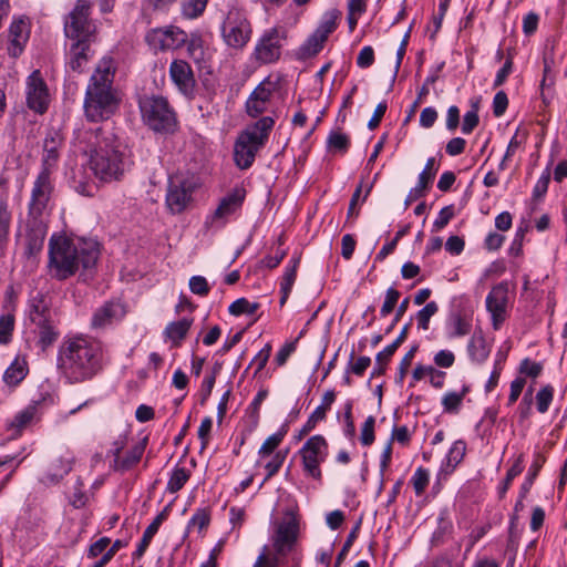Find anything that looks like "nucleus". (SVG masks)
I'll list each match as a JSON object with an SVG mask.
<instances>
[{
	"instance_id": "nucleus-50",
	"label": "nucleus",
	"mask_w": 567,
	"mask_h": 567,
	"mask_svg": "<svg viewBox=\"0 0 567 567\" xmlns=\"http://www.w3.org/2000/svg\"><path fill=\"white\" fill-rule=\"evenodd\" d=\"M400 296H401L400 291L393 287H391L386 290L385 299H384V302L380 310L382 317H386L394 310Z\"/></svg>"
},
{
	"instance_id": "nucleus-33",
	"label": "nucleus",
	"mask_w": 567,
	"mask_h": 567,
	"mask_svg": "<svg viewBox=\"0 0 567 567\" xmlns=\"http://www.w3.org/2000/svg\"><path fill=\"white\" fill-rule=\"evenodd\" d=\"M38 404V401H33L22 411L17 413L12 421L9 423V426L14 429L17 432H20L22 429H24L33 420L37 413Z\"/></svg>"
},
{
	"instance_id": "nucleus-2",
	"label": "nucleus",
	"mask_w": 567,
	"mask_h": 567,
	"mask_svg": "<svg viewBox=\"0 0 567 567\" xmlns=\"http://www.w3.org/2000/svg\"><path fill=\"white\" fill-rule=\"evenodd\" d=\"M115 66L112 59H103L92 74L85 92L84 114L90 122H102L120 107L121 96L113 86Z\"/></svg>"
},
{
	"instance_id": "nucleus-32",
	"label": "nucleus",
	"mask_w": 567,
	"mask_h": 567,
	"mask_svg": "<svg viewBox=\"0 0 567 567\" xmlns=\"http://www.w3.org/2000/svg\"><path fill=\"white\" fill-rule=\"evenodd\" d=\"M89 50V42H75L70 49L71 60L70 68L75 72H82L83 66L87 62L86 51Z\"/></svg>"
},
{
	"instance_id": "nucleus-43",
	"label": "nucleus",
	"mask_w": 567,
	"mask_h": 567,
	"mask_svg": "<svg viewBox=\"0 0 567 567\" xmlns=\"http://www.w3.org/2000/svg\"><path fill=\"white\" fill-rule=\"evenodd\" d=\"M14 329V316L6 313L0 317V343L7 344L10 342Z\"/></svg>"
},
{
	"instance_id": "nucleus-64",
	"label": "nucleus",
	"mask_w": 567,
	"mask_h": 567,
	"mask_svg": "<svg viewBox=\"0 0 567 567\" xmlns=\"http://www.w3.org/2000/svg\"><path fill=\"white\" fill-rule=\"evenodd\" d=\"M373 62H374V51H373L372 47L367 45V47L362 48L357 58V64L362 69H367V68L371 66L373 64Z\"/></svg>"
},
{
	"instance_id": "nucleus-52",
	"label": "nucleus",
	"mask_w": 567,
	"mask_h": 567,
	"mask_svg": "<svg viewBox=\"0 0 567 567\" xmlns=\"http://www.w3.org/2000/svg\"><path fill=\"white\" fill-rule=\"evenodd\" d=\"M466 451V444L464 441H456L447 454V462L452 466H456L464 457Z\"/></svg>"
},
{
	"instance_id": "nucleus-7",
	"label": "nucleus",
	"mask_w": 567,
	"mask_h": 567,
	"mask_svg": "<svg viewBox=\"0 0 567 567\" xmlns=\"http://www.w3.org/2000/svg\"><path fill=\"white\" fill-rule=\"evenodd\" d=\"M140 110L145 124L154 132L174 133L177 118L168 101L163 96L151 95L140 100Z\"/></svg>"
},
{
	"instance_id": "nucleus-48",
	"label": "nucleus",
	"mask_w": 567,
	"mask_h": 567,
	"mask_svg": "<svg viewBox=\"0 0 567 567\" xmlns=\"http://www.w3.org/2000/svg\"><path fill=\"white\" fill-rule=\"evenodd\" d=\"M523 455L520 454L514 464L511 466V468L506 473V477L504 480V483L502 487L499 488V495L503 497L505 493L507 492L512 481L519 475L523 472Z\"/></svg>"
},
{
	"instance_id": "nucleus-6",
	"label": "nucleus",
	"mask_w": 567,
	"mask_h": 567,
	"mask_svg": "<svg viewBox=\"0 0 567 567\" xmlns=\"http://www.w3.org/2000/svg\"><path fill=\"white\" fill-rule=\"evenodd\" d=\"M274 124L271 117L265 116L240 133L234 147V159L240 169H247L252 165L257 152L267 142Z\"/></svg>"
},
{
	"instance_id": "nucleus-60",
	"label": "nucleus",
	"mask_w": 567,
	"mask_h": 567,
	"mask_svg": "<svg viewBox=\"0 0 567 567\" xmlns=\"http://www.w3.org/2000/svg\"><path fill=\"white\" fill-rule=\"evenodd\" d=\"M126 546V543L120 539H116L112 546L103 554V556L97 560L93 567H104L114 556L115 554L122 548Z\"/></svg>"
},
{
	"instance_id": "nucleus-40",
	"label": "nucleus",
	"mask_w": 567,
	"mask_h": 567,
	"mask_svg": "<svg viewBox=\"0 0 567 567\" xmlns=\"http://www.w3.org/2000/svg\"><path fill=\"white\" fill-rule=\"evenodd\" d=\"M439 311V306L435 301L426 303L416 313V321L419 329L427 330L430 327L431 318Z\"/></svg>"
},
{
	"instance_id": "nucleus-22",
	"label": "nucleus",
	"mask_w": 567,
	"mask_h": 567,
	"mask_svg": "<svg viewBox=\"0 0 567 567\" xmlns=\"http://www.w3.org/2000/svg\"><path fill=\"white\" fill-rule=\"evenodd\" d=\"M246 192L241 187H235L229 194L220 199L219 205L215 209L212 219L213 221L221 220L234 214L241 207Z\"/></svg>"
},
{
	"instance_id": "nucleus-41",
	"label": "nucleus",
	"mask_w": 567,
	"mask_h": 567,
	"mask_svg": "<svg viewBox=\"0 0 567 567\" xmlns=\"http://www.w3.org/2000/svg\"><path fill=\"white\" fill-rule=\"evenodd\" d=\"M544 462H545V460L540 455H537L536 460L534 461V463L530 465V467L528 470V474H527V476L525 478V482L522 485L520 497H525L526 494L529 492V489L533 486L534 481L537 477V475H538V473H539Z\"/></svg>"
},
{
	"instance_id": "nucleus-59",
	"label": "nucleus",
	"mask_w": 567,
	"mask_h": 567,
	"mask_svg": "<svg viewBox=\"0 0 567 567\" xmlns=\"http://www.w3.org/2000/svg\"><path fill=\"white\" fill-rule=\"evenodd\" d=\"M543 370V365L539 362L532 361L526 358L520 362L519 372L532 378H537Z\"/></svg>"
},
{
	"instance_id": "nucleus-24",
	"label": "nucleus",
	"mask_w": 567,
	"mask_h": 567,
	"mask_svg": "<svg viewBox=\"0 0 567 567\" xmlns=\"http://www.w3.org/2000/svg\"><path fill=\"white\" fill-rule=\"evenodd\" d=\"M10 44L8 52L11 56L17 58L23 51V45L28 40L25 23L22 20L14 21L9 29Z\"/></svg>"
},
{
	"instance_id": "nucleus-46",
	"label": "nucleus",
	"mask_w": 567,
	"mask_h": 567,
	"mask_svg": "<svg viewBox=\"0 0 567 567\" xmlns=\"http://www.w3.org/2000/svg\"><path fill=\"white\" fill-rule=\"evenodd\" d=\"M478 102L472 103V110L465 113L462 123V132L464 134H471L474 128L478 125Z\"/></svg>"
},
{
	"instance_id": "nucleus-28",
	"label": "nucleus",
	"mask_w": 567,
	"mask_h": 567,
	"mask_svg": "<svg viewBox=\"0 0 567 567\" xmlns=\"http://www.w3.org/2000/svg\"><path fill=\"white\" fill-rule=\"evenodd\" d=\"M165 518H166V513L164 511V512L159 513L153 519V522L146 527V529L144 530L143 537H142L140 544L137 545L136 550L133 554V556L135 558H141L145 554L147 547L150 546V544L152 542V538L158 532L159 526L162 525V523L164 522Z\"/></svg>"
},
{
	"instance_id": "nucleus-4",
	"label": "nucleus",
	"mask_w": 567,
	"mask_h": 567,
	"mask_svg": "<svg viewBox=\"0 0 567 567\" xmlns=\"http://www.w3.org/2000/svg\"><path fill=\"white\" fill-rule=\"evenodd\" d=\"M87 147L83 152L90 156V167L103 182H112L123 174L122 153L112 134L104 135L101 130L84 132Z\"/></svg>"
},
{
	"instance_id": "nucleus-10",
	"label": "nucleus",
	"mask_w": 567,
	"mask_h": 567,
	"mask_svg": "<svg viewBox=\"0 0 567 567\" xmlns=\"http://www.w3.org/2000/svg\"><path fill=\"white\" fill-rule=\"evenodd\" d=\"M328 454V442L320 435L309 437L299 450L303 472L316 481L322 480L320 464L324 462Z\"/></svg>"
},
{
	"instance_id": "nucleus-53",
	"label": "nucleus",
	"mask_w": 567,
	"mask_h": 567,
	"mask_svg": "<svg viewBox=\"0 0 567 567\" xmlns=\"http://www.w3.org/2000/svg\"><path fill=\"white\" fill-rule=\"evenodd\" d=\"M374 424L375 419L372 415L368 416L364 421L360 436L362 445L369 446L374 442Z\"/></svg>"
},
{
	"instance_id": "nucleus-35",
	"label": "nucleus",
	"mask_w": 567,
	"mask_h": 567,
	"mask_svg": "<svg viewBox=\"0 0 567 567\" xmlns=\"http://www.w3.org/2000/svg\"><path fill=\"white\" fill-rule=\"evenodd\" d=\"M470 391L467 385H464L461 392H447L442 399V405L447 413H457L462 405L463 399Z\"/></svg>"
},
{
	"instance_id": "nucleus-27",
	"label": "nucleus",
	"mask_w": 567,
	"mask_h": 567,
	"mask_svg": "<svg viewBox=\"0 0 567 567\" xmlns=\"http://www.w3.org/2000/svg\"><path fill=\"white\" fill-rule=\"evenodd\" d=\"M28 374V363L24 359L17 358L3 373L2 380L9 386H17Z\"/></svg>"
},
{
	"instance_id": "nucleus-12",
	"label": "nucleus",
	"mask_w": 567,
	"mask_h": 567,
	"mask_svg": "<svg viewBox=\"0 0 567 567\" xmlns=\"http://www.w3.org/2000/svg\"><path fill=\"white\" fill-rule=\"evenodd\" d=\"M49 203H44L43 208L34 212L29 203V216L27 220V235H25V254L29 257L37 256L43 248L44 239L47 236V223L43 215L48 208Z\"/></svg>"
},
{
	"instance_id": "nucleus-25",
	"label": "nucleus",
	"mask_w": 567,
	"mask_h": 567,
	"mask_svg": "<svg viewBox=\"0 0 567 567\" xmlns=\"http://www.w3.org/2000/svg\"><path fill=\"white\" fill-rule=\"evenodd\" d=\"M147 444V437H144L142 441L136 443L130 451L126 452L125 456L120 460H114L112 464V468L117 472H125L136 465Z\"/></svg>"
},
{
	"instance_id": "nucleus-17",
	"label": "nucleus",
	"mask_w": 567,
	"mask_h": 567,
	"mask_svg": "<svg viewBox=\"0 0 567 567\" xmlns=\"http://www.w3.org/2000/svg\"><path fill=\"white\" fill-rule=\"evenodd\" d=\"M49 93L40 71H33L27 81V104L37 113H44L48 109Z\"/></svg>"
},
{
	"instance_id": "nucleus-14",
	"label": "nucleus",
	"mask_w": 567,
	"mask_h": 567,
	"mask_svg": "<svg viewBox=\"0 0 567 567\" xmlns=\"http://www.w3.org/2000/svg\"><path fill=\"white\" fill-rule=\"evenodd\" d=\"M284 32L272 28L264 33L255 48V59L261 63H271L280 58Z\"/></svg>"
},
{
	"instance_id": "nucleus-16",
	"label": "nucleus",
	"mask_w": 567,
	"mask_h": 567,
	"mask_svg": "<svg viewBox=\"0 0 567 567\" xmlns=\"http://www.w3.org/2000/svg\"><path fill=\"white\" fill-rule=\"evenodd\" d=\"M508 302L507 284L501 282L492 288L486 297V308L492 316L493 328L498 330L506 319Z\"/></svg>"
},
{
	"instance_id": "nucleus-62",
	"label": "nucleus",
	"mask_w": 567,
	"mask_h": 567,
	"mask_svg": "<svg viewBox=\"0 0 567 567\" xmlns=\"http://www.w3.org/2000/svg\"><path fill=\"white\" fill-rule=\"evenodd\" d=\"M454 217V209H453V206L450 205V206H445L443 207L440 213H439V217L435 219V221L433 223V227L435 230H440L442 228H444L449 223L450 220Z\"/></svg>"
},
{
	"instance_id": "nucleus-51",
	"label": "nucleus",
	"mask_w": 567,
	"mask_h": 567,
	"mask_svg": "<svg viewBox=\"0 0 567 567\" xmlns=\"http://www.w3.org/2000/svg\"><path fill=\"white\" fill-rule=\"evenodd\" d=\"M453 321V331L451 332L450 337H463L470 333L471 331V323L466 321L460 313H455L452 316Z\"/></svg>"
},
{
	"instance_id": "nucleus-9",
	"label": "nucleus",
	"mask_w": 567,
	"mask_h": 567,
	"mask_svg": "<svg viewBox=\"0 0 567 567\" xmlns=\"http://www.w3.org/2000/svg\"><path fill=\"white\" fill-rule=\"evenodd\" d=\"M91 3L89 0H78L74 9L65 21V35L75 42H90L95 27L89 20Z\"/></svg>"
},
{
	"instance_id": "nucleus-44",
	"label": "nucleus",
	"mask_w": 567,
	"mask_h": 567,
	"mask_svg": "<svg viewBox=\"0 0 567 567\" xmlns=\"http://www.w3.org/2000/svg\"><path fill=\"white\" fill-rule=\"evenodd\" d=\"M206 6L207 0H184L182 11L186 18L194 19L204 12Z\"/></svg>"
},
{
	"instance_id": "nucleus-20",
	"label": "nucleus",
	"mask_w": 567,
	"mask_h": 567,
	"mask_svg": "<svg viewBox=\"0 0 567 567\" xmlns=\"http://www.w3.org/2000/svg\"><path fill=\"white\" fill-rule=\"evenodd\" d=\"M275 86L269 80H265L251 92L246 101V112L251 117H257L267 111L274 94Z\"/></svg>"
},
{
	"instance_id": "nucleus-1",
	"label": "nucleus",
	"mask_w": 567,
	"mask_h": 567,
	"mask_svg": "<svg viewBox=\"0 0 567 567\" xmlns=\"http://www.w3.org/2000/svg\"><path fill=\"white\" fill-rule=\"evenodd\" d=\"M100 256L97 243L83 240L75 244L66 237H52L49 243V275L56 280H65L82 266L90 269Z\"/></svg>"
},
{
	"instance_id": "nucleus-8",
	"label": "nucleus",
	"mask_w": 567,
	"mask_h": 567,
	"mask_svg": "<svg viewBox=\"0 0 567 567\" xmlns=\"http://www.w3.org/2000/svg\"><path fill=\"white\" fill-rule=\"evenodd\" d=\"M197 187L194 177L176 174L168 178L166 206L172 214L183 213L192 202V196Z\"/></svg>"
},
{
	"instance_id": "nucleus-18",
	"label": "nucleus",
	"mask_w": 567,
	"mask_h": 567,
	"mask_svg": "<svg viewBox=\"0 0 567 567\" xmlns=\"http://www.w3.org/2000/svg\"><path fill=\"white\" fill-rule=\"evenodd\" d=\"M169 74L175 85L185 96L194 97L196 81L193 70L186 61H173L169 66Z\"/></svg>"
},
{
	"instance_id": "nucleus-55",
	"label": "nucleus",
	"mask_w": 567,
	"mask_h": 567,
	"mask_svg": "<svg viewBox=\"0 0 567 567\" xmlns=\"http://www.w3.org/2000/svg\"><path fill=\"white\" fill-rule=\"evenodd\" d=\"M413 487L416 495H421L429 484V472L419 467L412 477Z\"/></svg>"
},
{
	"instance_id": "nucleus-15",
	"label": "nucleus",
	"mask_w": 567,
	"mask_h": 567,
	"mask_svg": "<svg viewBox=\"0 0 567 567\" xmlns=\"http://www.w3.org/2000/svg\"><path fill=\"white\" fill-rule=\"evenodd\" d=\"M147 43L155 50H172L185 44L187 34L177 27L154 29L146 34Z\"/></svg>"
},
{
	"instance_id": "nucleus-3",
	"label": "nucleus",
	"mask_w": 567,
	"mask_h": 567,
	"mask_svg": "<svg viewBox=\"0 0 567 567\" xmlns=\"http://www.w3.org/2000/svg\"><path fill=\"white\" fill-rule=\"evenodd\" d=\"M60 367L74 382L94 377L102 369V347L82 338L65 342L61 349Z\"/></svg>"
},
{
	"instance_id": "nucleus-31",
	"label": "nucleus",
	"mask_w": 567,
	"mask_h": 567,
	"mask_svg": "<svg viewBox=\"0 0 567 567\" xmlns=\"http://www.w3.org/2000/svg\"><path fill=\"white\" fill-rule=\"evenodd\" d=\"M35 326L39 329V343L41 344L42 349H47L56 341L59 331L56 329V323L53 317L47 319V322Z\"/></svg>"
},
{
	"instance_id": "nucleus-42",
	"label": "nucleus",
	"mask_w": 567,
	"mask_h": 567,
	"mask_svg": "<svg viewBox=\"0 0 567 567\" xmlns=\"http://www.w3.org/2000/svg\"><path fill=\"white\" fill-rule=\"evenodd\" d=\"M188 478H189V472L186 468H184V467L175 468L169 481H168L167 489L171 493L178 492L179 489L183 488V486L188 481Z\"/></svg>"
},
{
	"instance_id": "nucleus-21",
	"label": "nucleus",
	"mask_w": 567,
	"mask_h": 567,
	"mask_svg": "<svg viewBox=\"0 0 567 567\" xmlns=\"http://www.w3.org/2000/svg\"><path fill=\"white\" fill-rule=\"evenodd\" d=\"M125 308L120 301H106L95 310L92 317V327L102 329L125 316Z\"/></svg>"
},
{
	"instance_id": "nucleus-39",
	"label": "nucleus",
	"mask_w": 567,
	"mask_h": 567,
	"mask_svg": "<svg viewBox=\"0 0 567 567\" xmlns=\"http://www.w3.org/2000/svg\"><path fill=\"white\" fill-rule=\"evenodd\" d=\"M259 309V303L249 302L246 298H239L235 300L228 308V311L233 316L240 315H254Z\"/></svg>"
},
{
	"instance_id": "nucleus-45",
	"label": "nucleus",
	"mask_w": 567,
	"mask_h": 567,
	"mask_svg": "<svg viewBox=\"0 0 567 567\" xmlns=\"http://www.w3.org/2000/svg\"><path fill=\"white\" fill-rule=\"evenodd\" d=\"M286 433H287V430L284 426L280 431H278L277 433L267 437L266 441L262 443V445L259 449V454L260 455H270L282 442Z\"/></svg>"
},
{
	"instance_id": "nucleus-58",
	"label": "nucleus",
	"mask_w": 567,
	"mask_h": 567,
	"mask_svg": "<svg viewBox=\"0 0 567 567\" xmlns=\"http://www.w3.org/2000/svg\"><path fill=\"white\" fill-rule=\"evenodd\" d=\"M417 350V347L414 346L401 360L400 364H399V373H398V377H396V382L398 383H402L408 371H409V368L411 367V363H412V360L415 355V352Z\"/></svg>"
},
{
	"instance_id": "nucleus-36",
	"label": "nucleus",
	"mask_w": 567,
	"mask_h": 567,
	"mask_svg": "<svg viewBox=\"0 0 567 567\" xmlns=\"http://www.w3.org/2000/svg\"><path fill=\"white\" fill-rule=\"evenodd\" d=\"M52 312L42 298L33 299L30 311V319L34 324H42L47 319L52 318Z\"/></svg>"
},
{
	"instance_id": "nucleus-26",
	"label": "nucleus",
	"mask_w": 567,
	"mask_h": 567,
	"mask_svg": "<svg viewBox=\"0 0 567 567\" xmlns=\"http://www.w3.org/2000/svg\"><path fill=\"white\" fill-rule=\"evenodd\" d=\"M193 321V318H183L168 323L164 330L165 338L171 340L174 347H179L182 341L186 338Z\"/></svg>"
},
{
	"instance_id": "nucleus-34",
	"label": "nucleus",
	"mask_w": 567,
	"mask_h": 567,
	"mask_svg": "<svg viewBox=\"0 0 567 567\" xmlns=\"http://www.w3.org/2000/svg\"><path fill=\"white\" fill-rule=\"evenodd\" d=\"M468 354L473 361L478 363L485 361L489 354V349L483 336L474 334L468 343Z\"/></svg>"
},
{
	"instance_id": "nucleus-19",
	"label": "nucleus",
	"mask_w": 567,
	"mask_h": 567,
	"mask_svg": "<svg viewBox=\"0 0 567 567\" xmlns=\"http://www.w3.org/2000/svg\"><path fill=\"white\" fill-rule=\"evenodd\" d=\"M298 523L289 518L280 523L274 535V548L278 555H287L292 550L298 538Z\"/></svg>"
},
{
	"instance_id": "nucleus-37",
	"label": "nucleus",
	"mask_w": 567,
	"mask_h": 567,
	"mask_svg": "<svg viewBox=\"0 0 567 567\" xmlns=\"http://www.w3.org/2000/svg\"><path fill=\"white\" fill-rule=\"evenodd\" d=\"M11 213L6 199H0V248H2L9 236Z\"/></svg>"
},
{
	"instance_id": "nucleus-30",
	"label": "nucleus",
	"mask_w": 567,
	"mask_h": 567,
	"mask_svg": "<svg viewBox=\"0 0 567 567\" xmlns=\"http://www.w3.org/2000/svg\"><path fill=\"white\" fill-rule=\"evenodd\" d=\"M299 257L292 258L291 262L292 265L290 267H287L281 284H280V306H284L291 292L292 286L295 284L296 277H297V268L299 265Z\"/></svg>"
},
{
	"instance_id": "nucleus-23",
	"label": "nucleus",
	"mask_w": 567,
	"mask_h": 567,
	"mask_svg": "<svg viewBox=\"0 0 567 567\" xmlns=\"http://www.w3.org/2000/svg\"><path fill=\"white\" fill-rule=\"evenodd\" d=\"M336 400V393L332 390L327 391L322 396V403L319 405L309 416L306 424L302 426V429L299 432L298 439L303 437L309 432H311L316 424L326 417V413L328 410H330L331 404Z\"/></svg>"
},
{
	"instance_id": "nucleus-49",
	"label": "nucleus",
	"mask_w": 567,
	"mask_h": 567,
	"mask_svg": "<svg viewBox=\"0 0 567 567\" xmlns=\"http://www.w3.org/2000/svg\"><path fill=\"white\" fill-rule=\"evenodd\" d=\"M327 143L329 148H333L342 153H346L349 148L350 140L346 134L339 132H331L328 136Z\"/></svg>"
},
{
	"instance_id": "nucleus-63",
	"label": "nucleus",
	"mask_w": 567,
	"mask_h": 567,
	"mask_svg": "<svg viewBox=\"0 0 567 567\" xmlns=\"http://www.w3.org/2000/svg\"><path fill=\"white\" fill-rule=\"evenodd\" d=\"M210 516L209 512L205 508L198 509L192 517L189 525L197 527L198 530H203L209 524Z\"/></svg>"
},
{
	"instance_id": "nucleus-13",
	"label": "nucleus",
	"mask_w": 567,
	"mask_h": 567,
	"mask_svg": "<svg viewBox=\"0 0 567 567\" xmlns=\"http://www.w3.org/2000/svg\"><path fill=\"white\" fill-rule=\"evenodd\" d=\"M338 17V11H330L324 14V18L319 27L300 47L299 51L301 58H310L321 51L329 34H331L337 29Z\"/></svg>"
},
{
	"instance_id": "nucleus-57",
	"label": "nucleus",
	"mask_w": 567,
	"mask_h": 567,
	"mask_svg": "<svg viewBox=\"0 0 567 567\" xmlns=\"http://www.w3.org/2000/svg\"><path fill=\"white\" fill-rule=\"evenodd\" d=\"M189 289L193 293L198 296H207L209 292L208 282L203 276H193L189 279Z\"/></svg>"
},
{
	"instance_id": "nucleus-54",
	"label": "nucleus",
	"mask_w": 567,
	"mask_h": 567,
	"mask_svg": "<svg viewBox=\"0 0 567 567\" xmlns=\"http://www.w3.org/2000/svg\"><path fill=\"white\" fill-rule=\"evenodd\" d=\"M187 53L195 60L200 61L204 58L203 41L200 37L193 35L189 40L187 39Z\"/></svg>"
},
{
	"instance_id": "nucleus-61",
	"label": "nucleus",
	"mask_w": 567,
	"mask_h": 567,
	"mask_svg": "<svg viewBox=\"0 0 567 567\" xmlns=\"http://www.w3.org/2000/svg\"><path fill=\"white\" fill-rule=\"evenodd\" d=\"M508 106V97L504 91H498L493 100V113L496 117L502 116Z\"/></svg>"
},
{
	"instance_id": "nucleus-56",
	"label": "nucleus",
	"mask_w": 567,
	"mask_h": 567,
	"mask_svg": "<svg viewBox=\"0 0 567 567\" xmlns=\"http://www.w3.org/2000/svg\"><path fill=\"white\" fill-rule=\"evenodd\" d=\"M284 555H278L276 551L274 556H269L267 554V547H265L254 564V567H278L280 564V557Z\"/></svg>"
},
{
	"instance_id": "nucleus-5",
	"label": "nucleus",
	"mask_w": 567,
	"mask_h": 567,
	"mask_svg": "<svg viewBox=\"0 0 567 567\" xmlns=\"http://www.w3.org/2000/svg\"><path fill=\"white\" fill-rule=\"evenodd\" d=\"M62 137L55 131H50L42 146L41 171L38 174L31 190V206L34 212L43 208L44 203H49L54 186L51 175L56 169Z\"/></svg>"
},
{
	"instance_id": "nucleus-11",
	"label": "nucleus",
	"mask_w": 567,
	"mask_h": 567,
	"mask_svg": "<svg viewBox=\"0 0 567 567\" xmlns=\"http://www.w3.org/2000/svg\"><path fill=\"white\" fill-rule=\"evenodd\" d=\"M221 34L228 47L244 48L251 35V25L245 13L238 9L229 10L221 25Z\"/></svg>"
},
{
	"instance_id": "nucleus-38",
	"label": "nucleus",
	"mask_w": 567,
	"mask_h": 567,
	"mask_svg": "<svg viewBox=\"0 0 567 567\" xmlns=\"http://www.w3.org/2000/svg\"><path fill=\"white\" fill-rule=\"evenodd\" d=\"M436 173H437V166H436L435 158L434 157L427 158L423 171L419 175L417 184L422 188L427 190L430 185L432 184Z\"/></svg>"
},
{
	"instance_id": "nucleus-29",
	"label": "nucleus",
	"mask_w": 567,
	"mask_h": 567,
	"mask_svg": "<svg viewBox=\"0 0 567 567\" xmlns=\"http://www.w3.org/2000/svg\"><path fill=\"white\" fill-rule=\"evenodd\" d=\"M73 465V457L71 455L60 456L54 460L50 465V471L47 478L51 483L59 482L64 475H66Z\"/></svg>"
},
{
	"instance_id": "nucleus-47",
	"label": "nucleus",
	"mask_w": 567,
	"mask_h": 567,
	"mask_svg": "<svg viewBox=\"0 0 567 567\" xmlns=\"http://www.w3.org/2000/svg\"><path fill=\"white\" fill-rule=\"evenodd\" d=\"M554 398L551 385H545L536 394V404L539 413H546Z\"/></svg>"
}]
</instances>
